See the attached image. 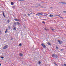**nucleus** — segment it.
I'll list each match as a JSON object with an SVG mask.
<instances>
[{
	"mask_svg": "<svg viewBox=\"0 0 66 66\" xmlns=\"http://www.w3.org/2000/svg\"><path fill=\"white\" fill-rule=\"evenodd\" d=\"M52 56L53 57H54L55 58H57L58 57L57 56V55L54 54H53L52 55Z\"/></svg>",
	"mask_w": 66,
	"mask_h": 66,
	"instance_id": "obj_1",
	"label": "nucleus"
},
{
	"mask_svg": "<svg viewBox=\"0 0 66 66\" xmlns=\"http://www.w3.org/2000/svg\"><path fill=\"white\" fill-rule=\"evenodd\" d=\"M7 47H8V45H5L3 47V49H5L7 48Z\"/></svg>",
	"mask_w": 66,
	"mask_h": 66,
	"instance_id": "obj_2",
	"label": "nucleus"
},
{
	"mask_svg": "<svg viewBox=\"0 0 66 66\" xmlns=\"http://www.w3.org/2000/svg\"><path fill=\"white\" fill-rule=\"evenodd\" d=\"M41 45L42 46H43V48H45L46 47V46H45V44H44L43 43H42V44Z\"/></svg>",
	"mask_w": 66,
	"mask_h": 66,
	"instance_id": "obj_3",
	"label": "nucleus"
},
{
	"mask_svg": "<svg viewBox=\"0 0 66 66\" xmlns=\"http://www.w3.org/2000/svg\"><path fill=\"white\" fill-rule=\"evenodd\" d=\"M58 43H59L60 44H62L63 43V42L62 41H60V40H58Z\"/></svg>",
	"mask_w": 66,
	"mask_h": 66,
	"instance_id": "obj_4",
	"label": "nucleus"
},
{
	"mask_svg": "<svg viewBox=\"0 0 66 66\" xmlns=\"http://www.w3.org/2000/svg\"><path fill=\"white\" fill-rule=\"evenodd\" d=\"M19 55L20 56L22 57L23 56V54L21 53L19 54Z\"/></svg>",
	"mask_w": 66,
	"mask_h": 66,
	"instance_id": "obj_5",
	"label": "nucleus"
},
{
	"mask_svg": "<svg viewBox=\"0 0 66 66\" xmlns=\"http://www.w3.org/2000/svg\"><path fill=\"white\" fill-rule=\"evenodd\" d=\"M14 20H15V21H19V20L16 19V18L14 19Z\"/></svg>",
	"mask_w": 66,
	"mask_h": 66,
	"instance_id": "obj_6",
	"label": "nucleus"
},
{
	"mask_svg": "<svg viewBox=\"0 0 66 66\" xmlns=\"http://www.w3.org/2000/svg\"><path fill=\"white\" fill-rule=\"evenodd\" d=\"M37 14H38V15H42L43 14L40 13H37Z\"/></svg>",
	"mask_w": 66,
	"mask_h": 66,
	"instance_id": "obj_7",
	"label": "nucleus"
},
{
	"mask_svg": "<svg viewBox=\"0 0 66 66\" xmlns=\"http://www.w3.org/2000/svg\"><path fill=\"white\" fill-rule=\"evenodd\" d=\"M50 17H53V15L52 14L50 15Z\"/></svg>",
	"mask_w": 66,
	"mask_h": 66,
	"instance_id": "obj_8",
	"label": "nucleus"
},
{
	"mask_svg": "<svg viewBox=\"0 0 66 66\" xmlns=\"http://www.w3.org/2000/svg\"><path fill=\"white\" fill-rule=\"evenodd\" d=\"M47 44L48 45H50V46L51 45V44H50V43H47Z\"/></svg>",
	"mask_w": 66,
	"mask_h": 66,
	"instance_id": "obj_9",
	"label": "nucleus"
},
{
	"mask_svg": "<svg viewBox=\"0 0 66 66\" xmlns=\"http://www.w3.org/2000/svg\"><path fill=\"white\" fill-rule=\"evenodd\" d=\"M19 46L20 47H21V46H22V44H21V43H20L19 44Z\"/></svg>",
	"mask_w": 66,
	"mask_h": 66,
	"instance_id": "obj_10",
	"label": "nucleus"
},
{
	"mask_svg": "<svg viewBox=\"0 0 66 66\" xmlns=\"http://www.w3.org/2000/svg\"><path fill=\"white\" fill-rule=\"evenodd\" d=\"M16 24H20V23L18 22H16Z\"/></svg>",
	"mask_w": 66,
	"mask_h": 66,
	"instance_id": "obj_11",
	"label": "nucleus"
},
{
	"mask_svg": "<svg viewBox=\"0 0 66 66\" xmlns=\"http://www.w3.org/2000/svg\"><path fill=\"white\" fill-rule=\"evenodd\" d=\"M16 30V28L14 27L13 28V30Z\"/></svg>",
	"mask_w": 66,
	"mask_h": 66,
	"instance_id": "obj_12",
	"label": "nucleus"
},
{
	"mask_svg": "<svg viewBox=\"0 0 66 66\" xmlns=\"http://www.w3.org/2000/svg\"><path fill=\"white\" fill-rule=\"evenodd\" d=\"M38 63H39V65H40V63H41V62H40V61H39L38 62Z\"/></svg>",
	"mask_w": 66,
	"mask_h": 66,
	"instance_id": "obj_13",
	"label": "nucleus"
},
{
	"mask_svg": "<svg viewBox=\"0 0 66 66\" xmlns=\"http://www.w3.org/2000/svg\"><path fill=\"white\" fill-rule=\"evenodd\" d=\"M11 5H13V4H14V3H13V2H11Z\"/></svg>",
	"mask_w": 66,
	"mask_h": 66,
	"instance_id": "obj_14",
	"label": "nucleus"
},
{
	"mask_svg": "<svg viewBox=\"0 0 66 66\" xmlns=\"http://www.w3.org/2000/svg\"><path fill=\"white\" fill-rule=\"evenodd\" d=\"M7 32V29L6 31H5V33H6V32Z\"/></svg>",
	"mask_w": 66,
	"mask_h": 66,
	"instance_id": "obj_15",
	"label": "nucleus"
},
{
	"mask_svg": "<svg viewBox=\"0 0 66 66\" xmlns=\"http://www.w3.org/2000/svg\"><path fill=\"white\" fill-rule=\"evenodd\" d=\"M10 20H7V22H8V23H9V22H10Z\"/></svg>",
	"mask_w": 66,
	"mask_h": 66,
	"instance_id": "obj_16",
	"label": "nucleus"
},
{
	"mask_svg": "<svg viewBox=\"0 0 66 66\" xmlns=\"http://www.w3.org/2000/svg\"><path fill=\"white\" fill-rule=\"evenodd\" d=\"M1 57L2 59H4V57L3 56H1Z\"/></svg>",
	"mask_w": 66,
	"mask_h": 66,
	"instance_id": "obj_17",
	"label": "nucleus"
},
{
	"mask_svg": "<svg viewBox=\"0 0 66 66\" xmlns=\"http://www.w3.org/2000/svg\"><path fill=\"white\" fill-rule=\"evenodd\" d=\"M45 31H47L48 30L47 29H46V28H45Z\"/></svg>",
	"mask_w": 66,
	"mask_h": 66,
	"instance_id": "obj_18",
	"label": "nucleus"
},
{
	"mask_svg": "<svg viewBox=\"0 0 66 66\" xmlns=\"http://www.w3.org/2000/svg\"><path fill=\"white\" fill-rule=\"evenodd\" d=\"M51 30H52L53 31H54V29H53L52 28L51 29Z\"/></svg>",
	"mask_w": 66,
	"mask_h": 66,
	"instance_id": "obj_19",
	"label": "nucleus"
},
{
	"mask_svg": "<svg viewBox=\"0 0 66 66\" xmlns=\"http://www.w3.org/2000/svg\"><path fill=\"white\" fill-rule=\"evenodd\" d=\"M45 2H43V1H42L41 2V3H45Z\"/></svg>",
	"mask_w": 66,
	"mask_h": 66,
	"instance_id": "obj_20",
	"label": "nucleus"
},
{
	"mask_svg": "<svg viewBox=\"0 0 66 66\" xmlns=\"http://www.w3.org/2000/svg\"><path fill=\"white\" fill-rule=\"evenodd\" d=\"M58 2L60 4H61V3H62V2Z\"/></svg>",
	"mask_w": 66,
	"mask_h": 66,
	"instance_id": "obj_21",
	"label": "nucleus"
},
{
	"mask_svg": "<svg viewBox=\"0 0 66 66\" xmlns=\"http://www.w3.org/2000/svg\"><path fill=\"white\" fill-rule=\"evenodd\" d=\"M3 16H4V12L3 11Z\"/></svg>",
	"mask_w": 66,
	"mask_h": 66,
	"instance_id": "obj_22",
	"label": "nucleus"
},
{
	"mask_svg": "<svg viewBox=\"0 0 66 66\" xmlns=\"http://www.w3.org/2000/svg\"><path fill=\"white\" fill-rule=\"evenodd\" d=\"M42 23H44V24H45V22L44 21H43Z\"/></svg>",
	"mask_w": 66,
	"mask_h": 66,
	"instance_id": "obj_23",
	"label": "nucleus"
},
{
	"mask_svg": "<svg viewBox=\"0 0 66 66\" xmlns=\"http://www.w3.org/2000/svg\"><path fill=\"white\" fill-rule=\"evenodd\" d=\"M65 3H64V2H61V3L62 4H65Z\"/></svg>",
	"mask_w": 66,
	"mask_h": 66,
	"instance_id": "obj_24",
	"label": "nucleus"
},
{
	"mask_svg": "<svg viewBox=\"0 0 66 66\" xmlns=\"http://www.w3.org/2000/svg\"><path fill=\"white\" fill-rule=\"evenodd\" d=\"M54 64H55L56 65H57V64H56V63H54Z\"/></svg>",
	"mask_w": 66,
	"mask_h": 66,
	"instance_id": "obj_25",
	"label": "nucleus"
},
{
	"mask_svg": "<svg viewBox=\"0 0 66 66\" xmlns=\"http://www.w3.org/2000/svg\"><path fill=\"white\" fill-rule=\"evenodd\" d=\"M15 6H12V8H15Z\"/></svg>",
	"mask_w": 66,
	"mask_h": 66,
	"instance_id": "obj_26",
	"label": "nucleus"
},
{
	"mask_svg": "<svg viewBox=\"0 0 66 66\" xmlns=\"http://www.w3.org/2000/svg\"><path fill=\"white\" fill-rule=\"evenodd\" d=\"M56 48H57V49H59V48L57 47H56Z\"/></svg>",
	"mask_w": 66,
	"mask_h": 66,
	"instance_id": "obj_27",
	"label": "nucleus"
},
{
	"mask_svg": "<svg viewBox=\"0 0 66 66\" xmlns=\"http://www.w3.org/2000/svg\"><path fill=\"white\" fill-rule=\"evenodd\" d=\"M64 66H66V64H64Z\"/></svg>",
	"mask_w": 66,
	"mask_h": 66,
	"instance_id": "obj_28",
	"label": "nucleus"
},
{
	"mask_svg": "<svg viewBox=\"0 0 66 66\" xmlns=\"http://www.w3.org/2000/svg\"><path fill=\"white\" fill-rule=\"evenodd\" d=\"M23 15H24V16H26V14H24Z\"/></svg>",
	"mask_w": 66,
	"mask_h": 66,
	"instance_id": "obj_29",
	"label": "nucleus"
},
{
	"mask_svg": "<svg viewBox=\"0 0 66 66\" xmlns=\"http://www.w3.org/2000/svg\"><path fill=\"white\" fill-rule=\"evenodd\" d=\"M14 24H15V25H16V22H15L14 23Z\"/></svg>",
	"mask_w": 66,
	"mask_h": 66,
	"instance_id": "obj_30",
	"label": "nucleus"
},
{
	"mask_svg": "<svg viewBox=\"0 0 66 66\" xmlns=\"http://www.w3.org/2000/svg\"><path fill=\"white\" fill-rule=\"evenodd\" d=\"M38 5H39V6H41V5L40 4H39Z\"/></svg>",
	"mask_w": 66,
	"mask_h": 66,
	"instance_id": "obj_31",
	"label": "nucleus"
},
{
	"mask_svg": "<svg viewBox=\"0 0 66 66\" xmlns=\"http://www.w3.org/2000/svg\"><path fill=\"white\" fill-rule=\"evenodd\" d=\"M41 7L42 8H43V7H43V6H41Z\"/></svg>",
	"mask_w": 66,
	"mask_h": 66,
	"instance_id": "obj_32",
	"label": "nucleus"
},
{
	"mask_svg": "<svg viewBox=\"0 0 66 66\" xmlns=\"http://www.w3.org/2000/svg\"><path fill=\"white\" fill-rule=\"evenodd\" d=\"M62 18V19H63L64 18H62V17H61L60 18Z\"/></svg>",
	"mask_w": 66,
	"mask_h": 66,
	"instance_id": "obj_33",
	"label": "nucleus"
},
{
	"mask_svg": "<svg viewBox=\"0 0 66 66\" xmlns=\"http://www.w3.org/2000/svg\"><path fill=\"white\" fill-rule=\"evenodd\" d=\"M1 30H0V34H1Z\"/></svg>",
	"mask_w": 66,
	"mask_h": 66,
	"instance_id": "obj_34",
	"label": "nucleus"
},
{
	"mask_svg": "<svg viewBox=\"0 0 66 66\" xmlns=\"http://www.w3.org/2000/svg\"><path fill=\"white\" fill-rule=\"evenodd\" d=\"M50 9H52V7H50Z\"/></svg>",
	"mask_w": 66,
	"mask_h": 66,
	"instance_id": "obj_35",
	"label": "nucleus"
},
{
	"mask_svg": "<svg viewBox=\"0 0 66 66\" xmlns=\"http://www.w3.org/2000/svg\"><path fill=\"white\" fill-rule=\"evenodd\" d=\"M60 16V15H57V16H59H59Z\"/></svg>",
	"mask_w": 66,
	"mask_h": 66,
	"instance_id": "obj_36",
	"label": "nucleus"
},
{
	"mask_svg": "<svg viewBox=\"0 0 66 66\" xmlns=\"http://www.w3.org/2000/svg\"><path fill=\"white\" fill-rule=\"evenodd\" d=\"M61 51H63V49H61Z\"/></svg>",
	"mask_w": 66,
	"mask_h": 66,
	"instance_id": "obj_37",
	"label": "nucleus"
},
{
	"mask_svg": "<svg viewBox=\"0 0 66 66\" xmlns=\"http://www.w3.org/2000/svg\"><path fill=\"white\" fill-rule=\"evenodd\" d=\"M59 17H60V18H61V16H60V15H59Z\"/></svg>",
	"mask_w": 66,
	"mask_h": 66,
	"instance_id": "obj_38",
	"label": "nucleus"
},
{
	"mask_svg": "<svg viewBox=\"0 0 66 66\" xmlns=\"http://www.w3.org/2000/svg\"><path fill=\"white\" fill-rule=\"evenodd\" d=\"M28 16H30V14H28Z\"/></svg>",
	"mask_w": 66,
	"mask_h": 66,
	"instance_id": "obj_39",
	"label": "nucleus"
},
{
	"mask_svg": "<svg viewBox=\"0 0 66 66\" xmlns=\"http://www.w3.org/2000/svg\"><path fill=\"white\" fill-rule=\"evenodd\" d=\"M9 28H11V26H9Z\"/></svg>",
	"mask_w": 66,
	"mask_h": 66,
	"instance_id": "obj_40",
	"label": "nucleus"
},
{
	"mask_svg": "<svg viewBox=\"0 0 66 66\" xmlns=\"http://www.w3.org/2000/svg\"><path fill=\"white\" fill-rule=\"evenodd\" d=\"M20 1H23V0H20Z\"/></svg>",
	"mask_w": 66,
	"mask_h": 66,
	"instance_id": "obj_41",
	"label": "nucleus"
},
{
	"mask_svg": "<svg viewBox=\"0 0 66 66\" xmlns=\"http://www.w3.org/2000/svg\"><path fill=\"white\" fill-rule=\"evenodd\" d=\"M64 13H66V11H64Z\"/></svg>",
	"mask_w": 66,
	"mask_h": 66,
	"instance_id": "obj_42",
	"label": "nucleus"
},
{
	"mask_svg": "<svg viewBox=\"0 0 66 66\" xmlns=\"http://www.w3.org/2000/svg\"><path fill=\"white\" fill-rule=\"evenodd\" d=\"M44 7V8H45V9L46 8V7H44H44Z\"/></svg>",
	"mask_w": 66,
	"mask_h": 66,
	"instance_id": "obj_43",
	"label": "nucleus"
},
{
	"mask_svg": "<svg viewBox=\"0 0 66 66\" xmlns=\"http://www.w3.org/2000/svg\"><path fill=\"white\" fill-rule=\"evenodd\" d=\"M4 17H5V18L6 17L5 16V15H4Z\"/></svg>",
	"mask_w": 66,
	"mask_h": 66,
	"instance_id": "obj_44",
	"label": "nucleus"
},
{
	"mask_svg": "<svg viewBox=\"0 0 66 66\" xmlns=\"http://www.w3.org/2000/svg\"><path fill=\"white\" fill-rule=\"evenodd\" d=\"M36 15H38V14H36Z\"/></svg>",
	"mask_w": 66,
	"mask_h": 66,
	"instance_id": "obj_45",
	"label": "nucleus"
},
{
	"mask_svg": "<svg viewBox=\"0 0 66 66\" xmlns=\"http://www.w3.org/2000/svg\"><path fill=\"white\" fill-rule=\"evenodd\" d=\"M1 63H0V66H1Z\"/></svg>",
	"mask_w": 66,
	"mask_h": 66,
	"instance_id": "obj_46",
	"label": "nucleus"
},
{
	"mask_svg": "<svg viewBox=\"0 0 66 66\" xmlns=\"http://www.w3.org/2000/svg\"><path fill=\"white\" fill-rule=\"evenodd\" d=\"M15 27V26H13V27Z\"/></svg>",
	"mask_w": 66,
	"mask_h": 66,
	"instance_id": "obj_47",
	"label": "nucleus"
},
{
	"mask_svg": "<svg viewBox=\"0 0 66 66\" xmlns=\"http://www.w3.org/2000/svg\"><path fill=\"white\" fill-rule=\"evenodd\" d=\"M45 3H47V2H45Z\"/></svg>",
	"mask_w": 66,
	"mask_h": 66,
	"instance_id": "obj_48",
	"label": "nucleus"
},
{
	"mask_svg": "<svg viewBox=\"0 0 66 66\" xmlns=\"http://www.w3.org/2000/svg\"><path fill=\"white\" fill-rule=\"evenodd\" d=\"M31 14H32V13H31Z\"/></svg>",
	"mask_w": 66,
	"mask_h": 66,
	"instance_id": "obj_49",
	"label": "nucleus"
}]
</instances>
